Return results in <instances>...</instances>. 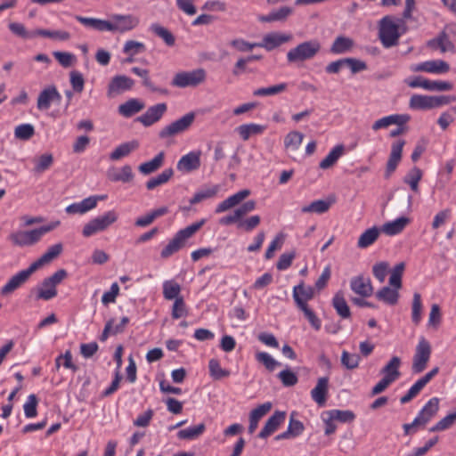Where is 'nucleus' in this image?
I'll return each instance as SVG.
<instances>
[{
	"label": "nucleus",
	"mask_w": 456,
	"mask_h": 456,
	"mask_svg": "<svg viewBox=\"0 0 456 456\" xmlns=\"http://www.w3.org/2000/svg\"><path fill=\"white\" fill-rule=\"evenodd\" d=\"M60 221L30 231H19L10 235V240L16 246L26 247L37 243L43 235L50 232L60 225Z\"/></svg>",
	"instance_id": "obj_1"
},
{
	"label": "nucleus",
	"mask_w": 456,
	"mask_h": 456,
	"mask_svg": "<svg viewBox=\"0 0 456 456\" xmlns=\"http://www.w3.org/2000/svg\"><path fill=\"white\" fill-rule=\"evenodd\" d=\"M203 224L204 220H201L178 231L167 245L161 250V257L167 258L180 250L185 245V241L198 232Z\"/></svg>",
	"instance_id": "obj_2"
},
{
	"label": "nucleus",
	"mask_w": 456,
	"mask_h": 456,
	"mask_svg": "<svg viewBox=\"0 0 456 456\" xmlns=\"http://www.w3.org/2000/svg\"><path fill=\"white\" fill-rule=\"evenodd\" d=\"M321 48V43L317 39L302 42L287 53V60L289 63L312 60L319 53Z\"/></svg>",
	"instance_id": "obj_3"
},
{
	"label": "nucleus",
	"mask_w": 456,
	"mask_h": 456,
	"mask_svg": "<svg viewBox=\"0 0 456 456\" xmlns=\"http://www.w3.org/2000/svg\"><path fill=\"white\" fill-rule=\"evenodd\" d=\"M401 32L399 25L394 21L391 16H385L379 21V37L385 48H390L398 45Z\"/></svg>",
	"instance_id": "obj_4"
},
{
	"label": "nucleus",
	"mask_w": 456,
	"mask_h": 456,
	"mask_svg": "<svg viewBox=\"0 0 456 456\" xmlns=\"http://www.w3.org/2000/svg\"><path fill=\"white\" fill-rule=\"evenodd\" d=\"M118 219V214L115 210H110L103 215L98 216L86 223L82 230L84 237H90L98 232L106 231Z\"/></svg>",
	"instance_id": "obj_5"
},
{
	"label": "nucleus",
	"mask_w": 456,
	"mask_h": 456,
	"mask_svg": "<svg viewBox=\"0 0 456 456\" xmlns=\"http://www.w3.org/2000/svg\"><path fill=\"white\" fill-rule=\"evenodd\" d=\"M207 73L204 69H196L191 71H182L175 75L172 86L179 88L196 87L205 82Z\"/></svg>",
	"instance_id": "obj_6"
},
{
	"label": "nucleus",
	"mask_w": 456,
	"mask_h": 456,
	"mask_svg": "<svg viewBox=\"0 0 456 456\" xmlns=\"http://www.w3.org/2000/svg\"><path fill=\"white\" fill-rule=\"evenodd\" d=\"M196 115L194 112L191 111L186 113L182 118L163 127L159 132V137L160 139H167L187 131L193 124Z\"/></svg>",
	"instance_id": "obj_7"
},
{
	"label": "nucleus",
	"mask_w": 456,
	"mask_h": 456,
	"mask_svg": "<svg viewBox=\"0 0 456 456\" xmlns=\"http://www.w3.org/2000/svg\"><path fill=\"white\" fill-rule=\"evenodd\" d=\"M431 352L432 348L430 343L424 337H421L416 346L415 354L412 358V373L419 374L426 370L431 356Z\"/></svg>",
	"instance_id": "obj_8"
},
{
	"label": "nucleus",
	"mask_w": 456,
	"mask_h": 456,
	"mask_svg": "<svg viewBox=\"0 0 456 456\" xmlns=\"http://www.w3.org/2000/svg\"><path fill=\"white\" fill-rule=\"evenodd\" d=\"M36 272V269L33 268L32 265H30L27 269L22 270L13 275L8 282L1 289V295L6 296L12 294L14 290L19 289L21 285L26 283L29 277Z\"/></svg>",
	"instance_id": "obj_9"
},
{
	"label": "nucleus",
	"mask_w": 456,
	"mask_h": 456,
	"mask_svg": "<svg viewBox=\"0 0 456 456\" xmlns=\"http://www.w3.org/2000/svg\"><path fill=\"white\" fill-rule=\"evenodd\" d=\"M134 85V80L125 75L115 76L109 83L107 95L109 98H113L131 90Z\"/></svg>",
	"instance_id": "obj_10"
},
{
	"label": "nucleus",
	"mask_w": 456,
	"mask_h": 456,
	"mask_svg": "<svg viewBox=\"0 0 456 456\" xmlns=\"http://www.w3.org/2000/svg\"><path fill=\"white\" fill-rule=\"evenodd\" d=\"M405 141L403 139L394 142L391 145V152L387 163L384 177L388 179L391 175L395 171L398 164L402 159L403 148Z\"/></svg>",
	"instance_id": "obj_11"
},
{
	"label": "nucleus",
	"mask_w": 456,
	"mask_h": 456,
	"mask_svg": "<svg viewBox=\"0 0 456 456\" xmlns=\"http://www.w3.org/2000/svg\"><path fill=\"white\" fill-rule=\"evenodd\" d=\"M113 32L124 33L132 30L139 24V19L132 14H114L111 16Z\"/></svg>",
	"instance_id": "obj_12"
},
{
	"label": "nucleus",
	"mask_w": 456,
	"mask_h": 456,
	"mask_svg": "<svg viewBox=\"0 0 456 456\" xmlns=\"http://www.w3.org/2000/svg\"><path fill=\"white\" fill-rule=\"evenodd\" d=\"M450 65L443 60L428 61L419 63L411 68L415 72H428L435 74H443L448 72Z\"/></svg>",
	"instance_id": "obj_13"
},
{
	"label": "nucleus",
	"mask_w": 456,
	"mask_h": 456,
	"mask_svg": "<svg viewBox=\"0 0 456 456\" xmlns=\"http://www.w3.org/2000/svg\"><path fill=\"white\" fill-rule=\"evenodd\" d=\"M200 152L191 151L183 155L177 162V170L183 173H191L200 167Z\"/></svg>",
	"instance_id": "obj_14"
},
{
	"label": "nucleus",
	"mask_w": 456,
	"mask_h": 456,
	"mask_svg": "<svg viewBox=\"0 0 456 456\" xmlns=\"http://www.w3.org/2000/svg\"><path fill=\"white\" fill-rule=\"evenodd\" d=\"M167 110L166 103H158L150 107L144 114L140 116L137 120L144 126H150L159 121Z\"/></svg>",
	"instance_id": "obj_15"
},
{
	"label": "nucleus",
	"mask_w": 456,
	"mask_h": 456,
	"mask_svg": "<svg viewBox=\"0 0 456 456\" xmlns=\"http://www.w3.org/2000/svg\"><path fill=\"white\" fill-rule=\"evenodd\" d=\"M286 417L285 411H276L265 422L264 428L258 434V437L265 439L274 433L280 425L284 421Z\"/></svg>",
	"instance_id": "obj_16"
},
{
	"label": "nucleus",
	"mask_w": 456,
	"mask_h": 456,
	"mask_svg": "<svg viewBox=\"0 0 456 456\" xmlns=\"http://www.w3.org/2000/svg\"><path fill=\"white\" fill-rule=\"evenodd\" d=\"M439 410V400L436 397L431 398L415 418L420 427L426 426L437 413Z\"/></svg>",
	"instance_id": "obj_17"
},
{
	"label": "nucleus",
	"mask_w": 456,
	"mask_h": 456,
	"mask_svg": "<svg viewBox=\"0 0 456 456\" xmlns=\"http://www.w3.org/2000/svg\"><path fill=\"white\" fill-rule=\"evenodd\" d=\"M63 246L61 243L52 245L39 258L31 264L33 268L37 271L42 266L51 263L61 254Z\"/></svg>",
	"instance_id": "obj_18"
},
{
	"label": "nucleus",
	"mask_w": 456,
	"mask_h": 456,
	"mask_svg": "<svg viewBox=\"0 0 456 456\" xmlns=\"http://www.w3.org/2000/svg\"><path fill=\"white\" fill-rule=\"evenodd\" d=\"M290 38L291 36L289 35H283L276 32L269 33L263 37L262 42L258 43V47H263L267 51H272L282 44L289 41Z\"/></svg>",
	"instance_id": "obj_19"
},
{
	"label": "nucleus",
	"mask_w": 456,
	"mask_h": 456,
	"mask_svg": "<svg viewBox=\"0 0 456 456\" xmlns=\"http://www.w3.org/2000/svg\"><path fill=\"white\" fill-rule=\"evenodd\" d=\"M351 289L362 297H368L373 293V287L370 279H365L362 276H356L351 280Z\"/></svg>",
	"instance_id": "obj_20"
},
{
	"label": "nucleus",
	"mask_w": 456,
	"mask_h": 456,
	"mask_svg": "<svg viewBox=\"0 0 456 456\" xmlns=\"http://www.w3.org/2000/svg\"><path fill=\"white\" fill-rule=\"evenodd\" d=\"M272 407V403L266 402L263 404L258 405L256 408L250 411L248 425L249 434H253L256 431L259 420L271 411Z\"/></svg>",
	"instance_id": "obj_21"
},
{
	"label": "nucleus",
	"mask_w": 456,
	"mask_h": 456,
	"mask_svg": "<svg viewBox=\"0 0 456 456\" xmlns=\"http://www.w3.org/2000/svg\"><path fill=\"white\" fill-rule=\"evenodd\" d=\"M402 364L401 358L398 356H393L389 362L381 369L380 374L383 375L384 378L392 381L393 383L396 381L400 376V366Z\"/></svg>",
	"instance_id": "obj_22"
},
{
	"label": "nucleus",
	"mask_w": 456,
	"mask_h": 456,
	"mask_svg": "<svg viewBox=\"0 0 456 456\" xmlns=\"http://www.w3.org/2000/svg\"><path fill=\"white\" fill-rule=\"evenodd\" d=\"M329 379L320 378L315 387L311 391L313 400L319 405L323 406L327 401Z\"/></svg>",
	"instance_id": "obj_23"
},
{
	"label": "nucleus",
	"mask_w": 456,
	"mask_h": 456,
	"mask_svg": "<svg viewBox=\"0 0 456 456\" xmlns=\"http://www.w3.org/2000/svg\"><path fill=\"white\" fill-rule=\"evenodd\" d=\"M250 194V191L248 189L241 190L235 194L228 197L226 200L222 201L216 208V213H222L227 211L239 205L244 199H246Z\"/></svg>",
	"instance_id": "obj_24"
},
{
	"label": "nucleus",
	"mask_w": 456,
	"mask_h": 456,
	"mask_svg": "<svg viewBox=\"0 0 456 456\" xmlns=\"http://www.w3.org/2000/svg\"><path fill=\"white\" fill-rule=\"evenodd\" d=\"M139 142L132 140L118 145L110 154V159L112 161L119 160L120 159L128 156L132 151L139 148Z\"/></svg>",
	"instance_id": "obj_25"
},
{
	"label": "nucleus",
	"mask_w": 456,
	"mask_h": 456,
	"mask_svg": "<svg viewBox=\"0 0 456 456\" xmlns=\"http://www.w3.org/2000/svg\"><path fill=\"white\" fill-rule=\"evenodd\" d=\"M354 45L352 38L344 36H338L333 41L330 46V53L334 54H343L350 52Z\"/></svg>",
	"instance_id": "obj_26"
},
{
	"label": "nucleus",
	"mask_w": 456,
	"mask_h": 456,
	"mask_svg": "<svg viewBox=\"0 0 456 456\" xmlns=\"http://www.w3.org/2000/svg\"><path fill=\"white\" fill-rule=\"evenodd\" d=\"M428 45L432 49L439 48L442 53L454 50V45L445 31H442L436 38L429 40Z\"/></svg>",
	"instance_id": "obj_27"
},
{
	"label": "nucleus",
	"mask_w": 456,
	"mask_h": 456,
	"mask_svg": "<svg viewBox=\"0 0 456 456\" xmlns=\"http://www.w3.org/2000/svg\"><path fill=\"white\" fill-rule=\"evenodd\" d=\"M409 223L410 219L408 217L402 216L395 221L385 223L381 231L387 235L394 236L402 232Z\"/></svg>",
	"instance_id": "obj_28"
},
{
	"label": "nucleus",
	"mask_w": 456,
	"mask_h": 456,
	"mask_svg": "<svg viewBox=\"0 0 456 456\" xmlns=\"http://www.w3.org/2000/svg\"><path fill=\"white\" fill-rule=\"evenodd\" d=\"M94 201L95 200L86 198L80 202H76L69 205L65 208V211L69 215H83L95 208Z\"/></svg>",
	"instance_id": "obj_29"
},
{
	"label": "nucleus",
	"mask_w": 456,
	"mask_h": 456,
	"mask_svg": "<svg viewBox=\"0 0 456 456\" xmlns=\"http://www.w3.org/2000/svg\"><path fill=\"white\" fill-rule=\"evenodd\" d=\"M164 159L165 153L160 151L151 160L142 163L138 167V170L143 175H150L162 167Z\"/></svg>",
	"instance_id": "obj_30"
},
{
	"label": "nucleus",
	"mask_w": 456,
	"mask_h": 456,
	"mask_svg": "<svg viewBox=\"0 0 456 456\" xmlns=\"http://www.w3.org/2000/svg\"><path fill=\"white\" fill-rule=\"evenodd\" d=\"M219 190V185H205L193 195V197L190 200V203L194 205L205 200L214 198Z\"/></svg>",
	"instance_id": "obj_31"
},
{
	"label": "nucleus",
	"mask_w": 456,
	"mask_h": 456,
	"mask_svg": "<svg viewBox=\"0 0 456 456\" xmlns=\"http://www.w3.org/2000/svg\"><path fill=\"white\" fill-rule=\"evenodd\" d=\"M380 230L373 226L364 231L359 237L357 247L360 248H366L372 245L379 238Z\"/></svg>",
	"instance_id": "obj_32"
},
{
	"label": "nucleus",
	"mask_w": 456,
	"mask_h": 456,
	"mask_svg": "<svg viewBox=\"0 0 456 456\" xmlns=\"http://www.w3.org/2000/svg\"><path fill=\"white\" fill-rule=\"evenodd\" d=\"M293 12V9L289 6H283L276 11L271 12L267 15L259 16L258 20L262 22H273V21H283L285 20L291 13Z\"/></svg>",
	"instance_id": "obj_33"
},
{
	"label": "nucleus",
	"mask_w": 456,
	"mask_h": 456,
	"mask_svg": "<svg viewBox=\"0 0 456 456\" xmlns=\"http://www.w3.org/2000/svg\"><path fill=\"white\" fill-rule=\"evenodd\" d=\"M332 305L335 308L337 314L343 319H348L351 317L350 308L344 297L341 291L335 294L332 299Z\"/></svg>",
	"instance_id": "obj_34"
},
{
	"label": "nucleus",
	"mask_w": 456,
	"mask_h": 456,
	"mask_svg": "<svg viewBox=\"0 0 456 456\" xmlns=\"http://www.w3.org/2000/svg\"><path fill=\"white\" fill-rule=\"evenodd\" d=\"M144 108V104L137 99H130L125 103L119 105L118 112L120 115L129 118L135 113L141 111Z\"/></svg>",
	"instance_id": "obj_35"
},
{
	"label": "nucleus",
	"mask_w": 456,
	"mask_h": 456,
	"mask_svg": "<svg viewBox=\"0 0 456 456\" xmlns=\"http://www.w3.org/2000/svg\"><path fill=\"white\" fill-rule=\"evenodd\" d=\"M345 147L343 144L335 146L329 154L320 162L319 167L322 169H328L335 165L338 159L343 155Z\"/></svg>",
	"instance_id": "obj_36"
},
{
	"label": "nucleus",
	"mask_w": 456,
	"mask_h": 456,
	"mask_svg": "<svg viewBox=\"0 0 456 456\" xmlns=\"http://www.w3.org/2000/svg\"><path fill=\"white\" fill-rule=\"evenodd\" d=\"M376 297L387 305H395L398 302V290L390 286L383 287L376 293Z\"/></svg>",
	"instance_id": "obj_37"
},
{
	"label": "nucleus",
	"mask_w": 456,
	"mask_h": 456,
	"mask_svg": "<svg viewBox=\"0 0 456 456\" xmlns=\"http://www.w3.org/2000/svg\"><path fill=\"white\" fill-rule=\"evenodd\" d=\"M240 136L247 141L251 135L260 134L265 130V126L258 124H243L236 128Z\"/></svg>",
	"instance_id": "obj_38"
},
{
	"label": "nucleus",
	"mask_w": 456,
	"mask_h": 456,
	"mask_svg": "<svg viewBox=\"0 0 456 456\" xmlns=\"http://www.w3.org/2000/svg\"><path fill=\"white\" fill-rule=\"evenodd\" d=\"M173 175H174V170L171 167L163 170L160 174H159L158 175H156L147 181V183H146L147 190L151 191V190L155 189L156 187L167 183Z\"/></svg>",
	"instance_id": "obj_39"
},
{
	"label": "nucleus",
	"mask_w": 456,
	"mask_h": 456,
	"mask_svg": "<svg viewBox=\"0 0 456 456\" xmlns=\"http://www.w3.org/2000/svg\"><path fill=\"white\" fill-rule=\"evenodd\" d=\"M206 430L204 423L181 429L177 433V437L181 440H193L200 437Z\"/></svg>",
	"instance_id": "obj_40"
},
{
	"label": "nucleus",
	"mask_w": 456,
	"mask_h": 456,
	"mask_svg": "<svg viewBox=\"0 0 456 456\" xmlns=\"http://www.w3.org/2000/svg\"><path fill=\"white\" fill-rule=\"evenodd\" d=\"M314 296V289L312 287H305L303 282L295 286L293 289V298L296 303L297 299L301 303H306V301L312 299Z\"/></svg>",
	"instance_id": "obj_41"
},
{
	"label": "nucleus",
	"mask_w": 456,
	"mask_h": 456,
	"mask_svg": "<svg viewBox=\"0 0 456 456\" xmlns=\"http://www.w3.org/2000/svg\"><path fill=\"white\" fill-rule=\"evenodd\" d=\"M410 108L414 110H430L432 107V96L414 94L409 102Z\"/></svg>",
	"instance_id": "obj_42"
},
{
	"label": "nucleus",
	"mask_w": 456,
	"mask_h": 456,
	"mask_svg": "<svg viewBox=\"0 0 456 456\" xmlns=\"http://www.w3.org/2000/svg\"><path fill=\"white\" fill-rule=\"evenodd\" d=\"M151 31L153 32L156 36L159 37L163 39V41L168 46H173L175 43V38L174 35L166 28L159 25V23L151 24L150 28Z\"/></svg>",
	"instance_id": "obj_43"
},
{
	"label": "nucleus",
	"mask_w": 456,
	"mask_h": 456,
	"mask_svg": "<svg viewBox=\"0 0 456 456\" xmlns=\"http://www.w3.org/2000/svg\"><path fill=\"white\" fill-rule=\"evenodd\" d=\"M422 175V171L419 167H413L404 176L403 182L409 184L413 191L418 192L419 183L421 180Z\"/></svg>",
	"instance_id": "obj_44"
},
{
	"label": "nucleus",
	"mask_w": 456,
	"mask_h": 456,
	"mask_svg": "<svg viewBox=\"0 0 456 456\" xmlns=\"http://www.w3.org/2000/svg\"><path fill=\"white\" fill-rule=\"evenodd\" d=\"M331 204H332V201H329V200H314L308 206H305L304 208H302V212L323 214L330 209Z\"/></svg>",
	"instance_id": "obj_45"
},
{
	"label": "nucleus",
	"mask_w": 456,
	"mask_h": 456,
	"mask_svg": "<svg viewBox=\"0 0 456 456\" xmlns=\"http://www.w3.org/2000/svg\"><path fill=\"white\" fill-rule=\"evenodd\" d=\"M297 307L303 311L305 318L310 322L311 326L315 330H319L321 329V320L316 316L314 312L311 310L306 303H301L299 300L297 299Z\"/></svg>",
	"instance_id": "obj_46"
},
{
	"label": "nucleus",
	"mask_w": 456,
	"mask_h": 456,
	"mask_svg": "<svg viewBox=\"0 0 456 456\" xmlns=\"http://www.w3.org/2000/svg\"><path fill=\"white\" fill-rule=\"evenodd\" d=\"M57 296L55 286L48 283L47 279L42 281V287L37 289V299L50 300Z\"/></svg>",
	"instance_id": "obj_47"
},
{
	"label": "nucleus",
	"mask_w": 456,
	"mask_h": 456,
	"mask_svg": "<svg viewBox=\"0 0 456 456\" xmlns=\"http://www.w3.org/2000/svg\"><path fill=\"white\" fill-rule=\"evenodd\" d=\"M53 102V86L42 90L37 97V107L38 110H48Z\"/></svg>",
	"instance_id": "obj_48"
},
{
	"label": "nucleus",
	"mask_w": 456,
	"mask_h": 456,
	"mask_svg": "<svg viewBox=\"0 0 456 456\" xmlns=\"http://www.w3.org/2000/svg\"><path fill=\"white\" fill-rule=\"evenodd\" d=\"M181 291L180 285L175 281H166L163 284V295L166 299L172 300L179 298Z\"/></svg>",
	"instance_id": "obj_49"
},
{
	"label": "nucleus",
	"mask_w": 456,
	"mask_h": 456,
	"mask_svg": "<svg viewBox=\"0 0 456 456\" xmlns=\"http://www.w3.org/2000/svg\"><path fill=\"white\" fill-rule=\"evenodd\" d=\"M405 268V265L403 262L397 264L394 269L392 270L390 278H389V285L395 289H399L402 287V276Z\"/></svg>",
	"instance_id": "obj_50"
},
{
	"label": "nucleus",
	"mask_w": 456,
	"mask_h": 456,
	"mask_svg": "<svg viewBox=\"0 0 456 456\" xmlns=\"http://www.w3.org/2000/svg\"><path fill=\"white\" fill-rule=\"evenodd\" d=\"M208 368L210 376L216 380H220L230 376V370L223 369L216 359H211L209 361Z\"/></svg>",
	"instance_id": "obj_51"
},
{
	"label": "nucleus",
	"mask_w": 456,
	"mask_h": 456,
	"mask_svg": "<svg viewBox=\"0 0 456 456\" xmlns=\"http://www.w3.org/2000/svg\"><path fill=\"white\" fill-rule=\"evenodd\" d=\"M328 416H330L331 419L338 420L342 423L352 422L355 419V415L352 411H341V410H330L326 412Z\"/></svg>",
	"instance_id": "obj_52"
},
{
	"label": "nucleus",
	"mask_w": 456,
	"mask_h": 456,
	"mask_svg": "<svg viewBox=\"0 0 456 456\" xmlns=\"http://www.w3.org/2000/svg\"><path fill=\"white\" fill-rule=\"evenodd\" d=\"M287 89V84L281 83L268 87H261L253 92L254 96H269L281 94Z\"/></svg>",
	"instance_id": "obj_53"
},
{
	"label": "nucleus",
	"mask_w": 456,
	"mask_h": 456,
	"mask_svg": "<svg viewBox=\"0 0 456 456\" xmlns=\"http://www.w3.org/2000/svg\"><path fill=\"white\" fill-rule=\"evenodd\" d=\"M304 134L297 131L289 132L284 139V145L288 149L296 151L302 143Z\"/></svg>",
	"instance_id": "obj_54"
},
{
	"label": "nucleus",
	"mask_w": 456,
	"mask_h": 456,
	"mask_svg": "<svg viewBox=\"0 0 456 456\" xmlns=\"http://www.w3.org/2000/svg\"><path fill=\"white\" fill-rule=\"evenodd\" d=\"M35 134V128L31 124H21L15 127L14 135L22 141L29 140Z\"/></svg>",
	"instance_id": "obj_55"
},
{
	"label": "nucleus",
	"mask_w": 456,
	"mask_h": 456,
	"mask_svg": "<svg viewBox=\"0 0 456 456\" xmlns=\"http://www.w3.org/2000/svg\"><path fill=\"white\" fill-rule=\"evenodd\" d=\"M361 361V357L357 354H350L347 351H343L341 354V364L347 370L356 369Z\"/></svg>",
	"instance_id": "obj_56"
},
{
	"label": "nucleus",
	"mask_w": 456,
	"mask_h": 456,
	"mask_svg": "<svg viewBox=\"0 0 456 456\" xmlns=\"http://www.w3.org/2000/svg\"><path fill=\"white\" fill-rule=\"evenodd\" d=\"M110 179L114 182L129 183L134 178L132 167L129 165H125L119 173H114L109 175Z\"/></svg>",
	"instance_id": "obj_57"
},
{
	"label": "nucleus",
	"mask_w": 456,
	"mask_h": 456,
	"mask_svg": "<svg viewBox=\"0 0 456 456\" xmlns=\"http://www.w3.org/2000/svg\"><path fill=\"white\" fill-rule=\"evenodd\" d=\"M456 421V411L448 414L444 418H443L440 421H438L435 426L429 428L430 432H438L448 429L451 428L454 422Z\"/></svg>",
	"instance_id": "obj_58"
},
{
	"label": "nucleus",
	"mask_w": 456,
	"mask_h": 456,
	"mask_svg": "<svg viewBox=\"0 0 456 456\" xmlns=\"http://www.w3.org/2000/svg\"><path fill=\"white\" fill-rule=\"evenodd\" d=\"M421 296L419 293H414L411 306V319L415 324H419L421 320Z\"/></svg>",
	"instance_id": "obj_59"
},
{
	"label": "nucleus",
	"mask_w": 456,
	"mask_h": 456,
	"mask_svg": "<svg viewBox=\"0 0 456 456\" xmlns=\"http://www.w3.org/2000/svg\"><path fill=\"white\" fill-rule=\"evenodd\" d=\"M296 415L297 413L295 411L291 412L288 426L289 432L292 437L300 436L305 430L303 422L295 419Z\"/></svg>",
	"instance_id": "obj_60"
},
{
	"label": "nucleus",
	"mask_w": 456,
	"mask_h": 456,
	"mask_svg": "<svg viewBox=\"0 0 456 456\" xmlns=\"http://www.w3.org/2000/svg\"><path fill=\"white\" fill-rule=\"evenodd\" d=\"M256 359L257 362L263 363L269 371H273L277 366L281 364L265 352L257 353L256 354Z\"/></svg>",
	"instance_id": "obj_61"
},
{
	"label": "nucleus",
	"mask_w": 456,
	"mask_h": 456,
	"mask_svg": "<svg viewBox=\"0 0 456 456\" xmlns=\"http://www.w3.org/2000/svg\"><path fill=\"white\" fill-rule=\"evenodd\" d=\"M69 81L74 92L78 94L83 92L85 86V79L79 71L72 70L69 73Z\"/></svg>",
	"instance_id": "obj_62"
},
{
	"label": "nucleus",
	"mask_w": 456,
	"mask_h": 456,
	"mask_svg": "<svg viewBox=\"0 0 456 456\" xmlns=\"http://www.w3.org/2000/svg\"><path fill=\"white\" fill-rule=\"evenodd\" d=\"M38 403V399L36 395H29L28 397V401L25 403L24 413L27 418H34L37 416V406Z\"/></svg>",
	"instance_id": "obj_63"
},
{
	"label": "nucleus",
	"mask_w": 456,
	"mask_h": 456,
	"mask_svg": "<svg viewBox=\"0 0 456 456\" xmlns=\"http://www.w3.org/2000/svg\"><path fill=\"white\" fill-rule=\"evenodd\" d=\"M146 49L144 44L134 40H128L126 42L123 52L126 54L134 56L137 53L144 52Z\"/></svg>",
	"instance_id": "obj_64"
}]
</instances>
